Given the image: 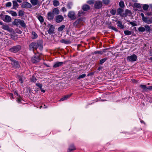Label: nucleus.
Segmentation results:
<instances>
[{"mask_svg":"<svg viewBox=\"0 0 152 152\" xmlns=\"http://www.w3.org/2000/svg\"><path fill=\"white\" fill-rule=\"evenodd\" d=\"M43 45L41 40H38L37 42L31 43L29 45V49L30 50L34 51V49L37 50V48L41 50L43 49Z\"/></svg>","mask_w":152,"mask_h":152,"instance_id":"obj_1","label":"nucleus"},{"mask_svg":"<svg viewBox=\"0 0 152 152\" xmlns=\"http://www.w3.org/2000/svg\"><path fill=\"white\" fill-rule=\"evenodd\" d=\"M85 20V18L81 17L78 19L73 23V26L77 28H80L83 24V22Z\"/></svg>","mask_w":152,"mask_h":152,"instance_id":"obj_2","label":"nucleus"},{"mask_svg":"<svg viewBox=\"0 0 152 152\" xmlns=\"http://www.w3.org/2000/svg\"><path fill=\"white\" fill-rule=\"evenodd\" d=\"M14 22L16 26L20 25L23 28H25L26 27V25L24 21L23 20L18 19H15L14 21Z\"/></svg>","mask_w":152,"mask_h":152,"instance_id":"obj_3","label":"nucleus"},{"mask_svg":"<svg viewBox=\"0 0 152 152\" xmlns=\"http://www.w3.org/2000/svg\"><path fill=\"white\" fill-rule=\"evenodd\" d=\"M0 16L1 19L6 22L9 23L11 21V17L9 15L1 14L0 15Z\"/></svg>","mask_w":152,"mask_h":152,"instance_id":"obj_4","label":"nucleus"},{"mask_svg":"<svg viewBox=\"0 0 152 152\" xmlns=\"http://www.w3.org/2000/svg\"><path fill=\"white\" fill-rule=\"evenodd\" d=\"M21 49V46L20 45H18L13 46L9 49V51L13 53H16Z\"/></svg>","mask_w":152,"mask_h":152,"instance_id":"obj_5","label":"nucleus"},{"mask_svg":"<svg viewBox=\"0 0 152 152\" xmlns=\"http://www.w3.org/2000/svg\"><path fill=\"white\" fill-rule=\"evenodd\" d=\"M40 60V58H39V56L37 54H35L31 58V62L34 63H36L39 62Z\"/></svg>","mask_w":152,"mask_h":152,"instance_id":"obj_6","label":"nucleus"},{"mask_svg":"<svg viewBox=\"0 0 152 152\" xmlns=\"http://www.w3.org/2000/svg\"><path fill=\"white\" fill-rule=\"evenodd\" d=\"M68 16L71 20H75L76 18V17L75 12L72 11H70L69 12Z\"/></svg>","mask_w":152,"mask_h":152,"instance_id":"obj_7","label":"nucleus"},{"mask_svg":"<svg viewBox=\"0 0 152 152\" xmlns=\"http://www.w3.org/2000/svg\"><path fill=\"white\" fill-rule=\"evenodd\" d=\"M137 59V56L135 54L128 56L127 58V60L128 61L132 62L136 61Z\"/></svg>","mask_w":152,"mask_h":152,"instance_id":"obj_8","label":"nucleus"},{"mask_svg":"<svg viewBox=\"0 0 152 152\" xmlns=\"http://www.w3.org/2000/svg\"><path fill=\"white\" fill-rule=\"evenodd\" d=\"M48 27L49 28L48 30V32L50 34H53L54 33L55 27L52 25L48 24Z\"/></svg>","mask_w":152,"mask_h":152,"instance_id":"obj_9","label":"nucleus"},{"mask_svg":"<svg viewBox=\"0 0 152 152\" xmlns=\"http://www.w3.org/2000/svg\"><path fill=\"white\" fill-rule=\"evenodd\" d=\"M143 21L148 24H150L152 23V18L146 17L143 20Z\"/></svg>","mask_w":152,"mask_h":152,"instance_id":"obj_10","label":"nucleus"},{"mask_svg":"<svg viewBox=\"0 0 152 152\" xmlns=\"http://www.w3.org/2000/svg\"><path fill=\"white\" fill-rule=\"evenodd\" d=\"M54 18V15L52 13V11L49 12L48 13L47 19L49 20H53Z\"/></svg>","mask_w":152,"mask_h":152,"instance_id":"obj_11","label":"nucleus"},{"mask_svg":"<svg viewBox=\"0 0 152 152\" xmlns=\"http://www.w3.org/2000/svg\"><path fill=\"white\" fill-rule=\"evenodd\" d=\"M12 61V64L13 65V67L16 68H19L20 66L18 61H15L14 60Z\"/></svg>","mask_w":152,"mask_h":152,"instance_id":"obj_12","label":"nucleus"},{"mask_svg":"<svg viewBox=\"0 0 152 152\" xmlns=\"http://www.w3.org/2000/svg\"><path fill=\"white\" fill-rule=\"evenodd\" d=\"M102 6V3L100 1H96L94 4L95 8L97 9H99L101 8Z\"/></svg>","mask_w":152,"mask_h":152,"instance_id":"obj_13","label":"nucleus"},{"mask_svg":"<svg viewBox=\"0 0 152 152\" xmlns=\"http://www.w3.org/2000/svg\"><path fill=\"white\" fill-rule=\"evenodd\" d=\"M64 18L61 15H58L56 18V21L57 23H60L62 21Z\"/></svg>","mask_w":152,"mask_h":152,"instance_id":"obj_14","label":"nucleus"},{"mask_svg":"<svg viewBox=\"0 0 152 152\" xmlns=\"http://www.w3.org/2000/svg\"><path fill=\"white\" fill-rule=\"evenodd\" d=\"M22 7L24 8H30L32 7L30 3L27 2H25L23 3Z\"/></svg>","mask_w":152,"mask_h":152,"instance_id":"obj_15","label":"nucleus"},{"mask_svg":"<svg viewBox=\"0 0 152 152\" xmlns=\"http://www.w3.org/2000/svg\"><path fill=\"white\" fill-rule=\"evenodd\" d=\"M63 64V63L62 62H56L54 65L53 67L54 68H56L58 67L61 66Z\"/></svg>","mask_w":152,"mask_h":152,"instance_id":"obj_16","label":"nucleus"},{"mask_svg":"<svg viewBox=\"0 0 152 152\" xmlns=\"http://www.w3.org/2000/svg\"><path fill=\"white\" fill-rule=\"evenodd\" d=\"M72 95V94H71L69 95H67L64 96L60 100V101H63L64 100H66L68 99L71 95Z\"/></svg>","mask_w":152,"mask_h":152,"instance_id":"obj_17","label":"nucleus"},{"mask_svg":"<svg viewBox=\"0 0 152 152\" xmlns=\"http://www.w3.org/2000/svg\"><path fill=\"white\" fill-rule=\"evenodd\" d=\"M52 12L54 15H57L59 13V10L57 8L53 9Z\"/></svg>","mask_w":152,"mask_h":152,"instance_id":"obj_18","label":"nucleus"},{"mask_svg":"<svg viewBox=\"0 0 152 152\" xmlns=\"http://www.w3.org/2000/svg\"><path fill=\"white\" fill-rule=\"evenodd\" d=\"M12 2L13 4V8L16 10L17 8H18L19 6V4L16 1H13Z\"/></svg>","mask_w":152,"mask_h":152,"instance_id":"obj_19","label":"nucleus"},{"mask_svg":"<svg viewBox=\"0 0 152 152\" xmlns=\"http://www.w3.org/2000/svg\"><path fill=\"white\" fill-rule=\"evenodd\" d=\"M117 26L121 29H123L124 28V26L122 24V23L120 21H118L117 23Z\"/></svg>","mask_w":152,"mask_h":152,"instance_id":"obj_20","label":"nucleus"},{"mask_svg":"<svg viewBox=\"0 0 152 152\" xmlns=\"http://www.w3.org/2000/svg\"><path fill=\"white\" fill-rule=\"evenodd\" d=\"M38 37L37 33L34 31H32L31 33V38L33 39H36Z\"/></svg>","mask_w":152,"mask_h":152,"instance_id":"obj_21","label":"nucleus"},{"mask_svg":"<svg viewBox=\"0 0 152 152\" xmlns=\"http://www.w3.org/2000/svg\"><path fill=\"white\" fill-rule=\"evenodd\" d=\"M90 8V6L87 4L84 5L82 7L83 10L85 11H86L89 10Z\"/></svg>","mask_w":152,"mask_h":152,"instance_id":"obj_22","label":"nucleus"},{"mask_svg":"<svg viewBox=\"0 0 152 152\" xmlns=\"http://www.w3.org/2000/svg\"><path fill=\"white\" fill-rule=\"evenodd\" d=\"M7 12L11 14L13 16H16L17 15V13L15 11L11 10H8L7 11Z\"/></svg>","mask_w":152,"mask_h":152,"instance_id":"obj_23","label":"nucleus"},{"mask_svg":"<svg viewBox=\"0 0 152 152\" xmlns=\"http://www.w3.org/2000/svg\"><path fill=\"white\" fill-rule=\"evenodd\" d=\"M31 4L34 6L37 5L39 2V0H30Z\"/></svg>","mask_w":152,"mask_h":152,"instance_id":"obj_24","label":"nucleus"},{"mask_svg":"<svg viewBox=\"0 0 152 152\" xmlns=\"http://www.w3.org/2000/svg\"><path fill=\"white\" fill-rule=\"evenodd\" d=\"M76 149L73 145H71L69 148V151L68 152H71L72 151L75 150Z\"/></svg>","mask_w":152,"mask_h":152,"instance_id":"obj_25","label":"nucleus"},{"mask_svg":"<svg viewBox=\"0 0 152 152\" xmlns=\"http://www.w3.org/2000/svg\"><path fill=\"white\" fill-rule=\"evenodd\" d=\"M2 26L1 27V28L4 30H7V31H10V28L9 26L6 25H2Z\"/></svg>","mask_w":152,"mask_h":152,"instance_id":"obj_26","label":"nucleus"},{"mask_svg":"<svg viewBox=\"0 0 152 152\" xmlns=\"http://www.w3.org/2000/svg\"><path fill=\"white\" fill-rule=\"evenodd\" d=\"M132 14V12L131 11L128 10H126L124 13V15H125V16H127V15H130Z\"/></svg>","mask_w":152,"mask_h":152,"instance_id":"obj_27","label":"nucleus"},{"mask_svg":"<svg viewBox=\"0 0 152 152\" xmlns=\"http://www.w3.org/2000/svg\"><path fill=\"white\" fill-rule=\"evenodd\" d=\"M37 18L41 24L44 22V20L42 16L41 15L38 16H37Z\"/></svg>","mask_w":152,"mask_h":152,"instance_id":"obj_28","label":"nucleus"},{"mask_svg":"<svg viewBox=\"0 0 152 152\" xmlns=\"http://www.w3.org/2000/svg\"><path fill=\"white\" fill-rule=\"evenodd\" d=\"M145 31L147 32H150L151 31L150 27L148 25H146L145 26Z\"/></svg>","mask_w":152,"mask_h":152,"instance_id":"obj_29","label":"nucleus"},{"mask_svg":"<svg viewBox=\"0 0 152 152\" xmlns=\"http://www.w3.org/2000/svg\"><path fill=\"white\" fill-rule=\"evenodd\" d=\"M124 34L126 35H130L132 34V32L129 30H125L124 31Z\"/></svg>","mask_w":152,"mask_h":152,"instance_id":"obj_30","label":"nucleus"},{"mask_svg":"<svg viewBox=\"0 0 152 152\" xmlns=\"http://www.w3.org/2000/svg\"><path fill=\"white\" fill-rule=\"evenodd\" d=\"M107 59V58H105L103 59H102L100 60L99 64H102L103 63H104L106 61Z\"/></svg>","mask_w":152,"mask_h":152,"instance_id":"obj_31","label":"nucleus"},{"mask_svg":"<svg viewBox=\"0 0 152 152\" xmlns=\"http://www.w3.org/2000/svg\"><path fill=\"white\" fill-rule=\"evenodd\" d=\"M138 30L140 32H143L145 31V27H140L138 28Z\"/></svg>","mask_w":152,"mask_h":152,"instance_id":"obj_32","label":"nucleus"},{"mask_svg":"<svg viewBox=\"0 0 152 152\" xmlns=\"http://www.w3.org/2000/svg\"><path fill=\"white\" fill-rule=\"evenodd\" d=\"M53 4L54 6H57L59 5V3L58 1L55 0L53 1Z\"/></svg>","mask_w":152,"mask_h":152,"instance_id":"obj_33","label":"nucleus"},{"mask_svg":"<svg viewBox=\"0 0 152 152\" xmlns=\"http://www.w3.org/2000/svg\"><path fill=\"white\" fill-rule=\"evenodd\" d=\"M149 6L146 4H145L143 5L142 8L144 10L146 11L147 10Z\"/></svg>","mask_w":152,"mask_h":152,"instance_id":"obj_34","label":"nucleus"},{"mask_svg":"<svg viewBox=\"0 0 152 152\" xmlns=\"http://www.w3.org/2000/svg\"><path fill=\"white\" fill-rule=\"evenodd\" d=\"M102 2L103 4L107 5L110 3V0H103Z\"/></svg>","mask_w":152,"mask_h":152,"instance_id":"obj_35","label":"nucleus"},{"mask_svg":"<svg viewBox=\"0 0 152 152\" xmlns=\"http://www.w3.org/2000/svg\"><path fill=\"white\" fill-rule=\"evenodd\" d=\"M24 12L22 10H20L18 12V16H22L24 14Z\"/></svg>","mask_w":152,"mask_h":152,"instance_id":"obj_36","label":"nucleus"},{"mask_svg":"<svg viewBox=\"0 0 152 152\" xmlns=\"http://www.w3.org/2000/svg\"><path fill=\"white\" fill-rule=\"evenodd\" d=\"M134 6L137 8H141V4L138 3H134Z\"/></svg>","mask_w":152,"mask_h":152,"instance_id":"obj_37","label":"nucleus"},{"mask_svg":"<svg viewBox=\"0 0 152 152\" xmlns=\"http://www.w3.org/2000/svg\"><path fill=\"white\" fill-rule=\"evenodd\" d=\"M65 26L64 25H62L60 27L58 28V31H62L64 28H65Z\"/></svg>","mask_w":152,"mask_h":152,"instance_id":"obj_38","label":"nucleus"},{"mask_svg":"<svg viewBox=\"0 0 152 152\" xmlns=\"http://www.w3.org/2000/svg\"><path fill=\"white\" fill-rule=\"evenodd\" d=\"M123 12V10L121 8L118 9L117 10V12L120 15L122 13V12Z\"/></svg>","mask_w":152,"mask_h":152,"instance_id":"obj_39","label":"nucleus"},{"mask_svg":"<svg viewBox=\"0 0 152 152\" xmlns=\"http://www.w3.org/2000/svg\"><path fill=\"white\" fill-rule=\"evenodd\" d=\"M86 74H85L81 75L79 76V77H78L77 79H80L84 78L86 77Z\"/></svg>","mask_w":152,"mask_h":152,"instance_id":"obj_40","label":"nucleus"},{"mask_svg":"<svg viewBox=\"0 0 152 152\" xmlns=\"http://www.w3.org/2000/svg\"><path fill=\"white\" fill-rule=\"evenodd\" d=\"M119 4L121 7L123 8L124 7V2L123 1H120L119 3Z\"/></svg>","mask_w":152,"mask_h":152,"instance_id":"obj_41","label":"nucleus"},{"mask_svg":"<svg viewBox=\"0 0 152 152\" xmlns=\"http://www.w3.org/2000/svg\"><path fill=\"white\" fill-rule=\"evenodd\" d=\"M31 80V81H32L34 82H35L37 81V79L34 76H32Z\"/></svg>","mask_w":152,"mask_h":152,"instance_id":"obj_42","label":"nucleus"},{"mask_svg":"<svg viewBox=\"0 0 152 152\" xmlns=\"http://www.w3.org/2000/svg\"><path fill=\"white\" fill-rule=\"evenodd\" d=\"M72 4L71 3H69L67 5V8L70 9L72 8Z\"/></svg>","mask_w":152,"mask_h":152,"instance_id":"obj_43","label":"nucleus"},{"mask_svg":"<svg viewBox=\"0 0 152 152\" xmlns=\"http://www.w3.org/2000/svg\"><path fill=\"white\" fill-rule=\"evenodd\" d=\"M116 12V10H112L110 11V13L113 15H114Z\"/></svg>","mask_w":152,"mask_h":152,"instance_id":"obj_44","label":"nucleus"},{"mask_svg":"<svg viewBox=\"0 0 152 152\" xmlns=\"http://www.w3.org/2000/svg\"><path fill=\"white\" fill-rule=\"evenodd\" d=\"M12 3L10 2H8L6 3V7H10L11 6Z\"/></svg>","mask_w":152,"mask_h":152,"instance_id":"obj_45","label":"nucleus"},{"mask_svg":"<svg viewBox=\"0 0 152 152\" xmlns=\"http://www.w3.org/2000/svg\"><path fill=\"white\" fill-rule=\"evenodd\" d=\"M140 87L143 89L144 90H145L146 86L145 85H140Z\"/></svg>","mask_w":152,"mask_h":152,"instance_id":"obj_46","label":"nucleus"},{"mask_svg":"<svg viewBox=\"0 0 152 152\" xmlns=\"http://www.w3.org/2000/svg\"><path fill=\"white\" fill-rule=\"evenodd\" d=\"M19 79V81L22 84L23 83V81L21 77L20 76H19L18 77Z\"/></svg>","mask_w":152,"mask_h":152,"instance_id":"obj_47","label":"nucleus"},{"mask_svg":"<svg viewBox=\"0 0 152 152\" xmlns=\"http://www.w3.org/2000/svg\"><path fill=\"white\" fill-rule=\"evenodd\" d=\"M22 100V99L21 97H19V98H17V101L18 103H20L21 102V101Z\"/></svg>","mask_w":152,"mask_h":152,"instance_id":"obj_48","label":"nucleus"},{"mask_svg":"<svg viewBox=\"0 0 152 152\" xmlns=\"http://www.w3.org/2000/svg\"><path fill=\"white\" fill-rule=\"evenodd\" d=\"M87 3L90 4H93L94 3V0H91L88 1H87Z\"/></svg>","mask_w":152,"mask_h":152,"instance_id":"obj_49","label":"nucleus"},{"mask_svg":"<svg viewBox=\"0 0 152 152\" xmlns=\"http://www.w3.org/2000/svg\"><path fill=\"white\" fill-rule=\"evenodd\" d=\"M95 54H103V52L102 51H96L94 52Z\"/></svg>","mask_w":152,"mask_h":152,"instance_id":"obj_50","label":"nucleus"},{"mask_svg":"<svg viewBox=\"0 0 152 152\" xmlns=\"http://www.w3.org/2000/svg\"><path fill=\"white\" fill-rule=\"evenodd\" d=\"M129 23L130 24L132 25L133 26H137L136 23L134 22H133L129 21Z\"/></svg>","mask_w":152,"mask_h":152,"instance_id":"obj_51","label":"nucleus"},{"mask_svg":"<svg viewBox=\"0 0 152 152\" xmlns=\"http://www.w3.org/2000/svg\"><path fill=\"white\" fill-rule=\"evenodd\" d=\"M36 85L40 89H41L42 87V84L40 83H36Z\"/></svg>","mask_w":152,"mask_h":152,"instance_id":"obj_52","label":"nucleus"},{"mask_svg":"<svg viewBox=\"0 0 152 152\" xmlns=\"http://www.w3.org/2000/svg\"><path fill=\"white\" fill-rule=\"evenodd\" d=\"M110 28L116 31H118V30L117 28H115L114 27V26H110Z\"/></svg>","mask_w":152,"mask_h":152,"instance_id":"obj_53","label":"nucleus"},{"mask_svg":"<svg viewBox=\"0 0 152 152\" xmlns=\"http://www.w3.org/2000/svg\"><path fill=\"white\" fill-rule=\"evenodd\" d=\"M83 14V12L82 11H79L78 13V16H80Z\"/></svg>","mask_w":152,"mask_h":152,"instance_id":"obj_54","label":"nucleus"},{"mask_svg":"<svg viewBox=\"0 0 152 152\" xmlns=\"http://www.w3.org/2000/svg\"><path fill=\"white\" fill-rule=\"evenodd\" d=\"M60 41H61V42L63 43H64L65 44H66L67 43V41L66 40H65L63 39H61V40Z\"/></svg>","mask_w":152,"mask_h":152,"instance_id":"obj_55","label":"nucleus"},{"mask_svg":"<svg viewBox=\"0 0 152 152\" xmlns=\"http://www.w3.org/2000/svg\"><path fill=\"white\" fill-rule=\"evenodd\" d=\"M140 15L142 17V19L143 20L145 17L144 16V15L143 13H141Z\"/></svg>","mask_w":152,"mask_h":152,"instance_id":"obj_56","label":"nucleus"},{"mask_svg":"<svg viewBox=\"0 0 152 152\" xmlns=\"http://www.w3.org/2000/svg\"><path fill=\"white\" fill-rule=\"evenodd\" d=\"M150 90L151 91V86H149L148 87L146 86V88L145 89V91Z\"/></svg>","mask_w":152,"mask_h":152,"instance_id":"obj_57","label":"nucleus"},{"mask_svg":"<svg viewBox=\"0 0 152 152\" xmlns=\"http://www.w3.org/2000/svg\"><path fill=\"white\" fill-rule=\"evenodd\" d=\"M94 74V72H90L87 75V76H89L90 75H93Z\"/></svg>","mask_w":152,"mask_h":152,"instance_id":"obj_58","label":"nucleus"},{"mask_svg":"<svg viewBox=\"0 0 152 152\" xmlns=\"http://www.w3.org/2000/svg\"><path fill=\"white\" fill-rule=\"evenodd\" d=\"M62 10L63 12H66V8L64 7H62Z\"/></svg>","mask_w":152,"mask_h":152,"instance_id":"obj_59","label":"nucleus"},{"mask_svg":"<svg viewBox=\"0 0 152 152\" xmlns=\"http://www.w3.org/2000/svg\"><path fill=\"white\" fill-rule=\"evenodd\" d=\"M41 89V91H42V92L43 93L45 92V91L44 90L42 89V88H41V89Z\"/></svg>","mask_w":152,"mask_h":152,"instance_id":"obj_60","label":"nucleus"},{"mask_svg":"<svg viewBox=\"0 0 152 152\" xmlns=\"http://www.w3.org/2000/svg\"><path fill=\"white\" fill-rule=\"evenodd\" d=\"M16 1L17 2H18L19 3H21L22 2V1L21 0H17Z\"/></svg>","mask_w":152,"mask_h":152,"instance_id":"obj_61","label":"nucleus"},{"mask_svg":"<svg viewBox=\"0 0 152 152\" xmlns=\"http://www.w3.org/2000/svg\"><path fill=\"white\" fill-rule=\"evenodd\" d=\"M140 122H141L142 123H143V124H145V123L144 122L143 120H140Z\"/></svg>","mask_w":152,"mask_h":152,"instance_id":"obj_62","label":"nucleus"},{"mask_svg":"<svg viewBox=\"0 0 152 152\" xmlns=\"http://www.w3.org/2000/svg\"><path fill=\"white\" fill-rule=\"evenodd\" d=\"M3 23L1 20H0V24L1 25H3Z\"/></svg>","mask_w":152,"mask_h":152,"instance_id":"obj_63","label":"nucleus"},{"mask_svg":"<svg viewBox=\"0 0 152 152\" xmlns=\"http://www.w3.org/2000/svg\"><path fill=\"white\" fill-rule=\"evenodd\" d=\"M150 56H152V50L150 51Z\"/></svg>","mask_w":152,"mask_h":152,"instance_id":"obj_64","label":"nucleus"}]
</instances>
